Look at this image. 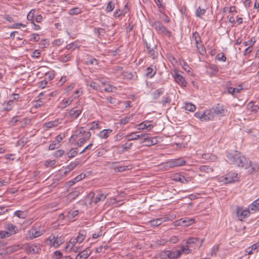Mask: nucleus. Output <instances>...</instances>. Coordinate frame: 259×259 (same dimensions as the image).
<instances>
[{"mask_svg":"<svg viewBox=\"0 0 259 259\" xmlns=\"http://www.w3.org/2000/svg\"><path fill=\"white\" fill-rule=\"evenodd\" d=\"M147 53L152 59L156 58L158 55V51L156 45L153 40L149 42L145 41Z\"/></svg>","mask_w":259,"mask_h":259,"instance_id":"20e7f679","label":"nucleus"},{"mask_svg":"<svg viewBox=\"0 0 259 259\" xmlns=\"http://www.w3.org/2000/svg\"><path fill=\"white\" fill-rule=\"evenodd\" d=\"M224 11L227 12L228 11L230 14L236 11V7L235 6H231L230 7H225L224 9Z\"/></svg>","mask_w":259,"mask_h":259,"instance_id":"052dcab7","label":"nucleus"},{"mask_svg":"<svg viewBox=\"0 0 259 259\" xmlns=\"http://www.w3.org/2000/svg\"><path fill=\"white\" fill-rule=\"evenodd\" d=\"M14 215L19 218L24 219L26 217V214L23 211L21 210H17L14 212Z\"/></svg>","mask_w":259,"mask_h":259,"instance_id":"3c124183","label":"nucleus"},{"mask_svg":"<svg viewBox=\"0 0 259 259\" xmlns=\"http://www.w3.org/2000/svg\"><path fill=\"white\" fill-rule=\"evenodd\" d=\"M164 91V90L163 88H160L155 90L152 94L153 99L155 100L158 99L163 94Z\"/></svg>","mask_w":259,"mask_h":259,"instance_id":"a878e982","label":"nucleus"},{"mask_svg":"<svg viewBox=\"0 0 259 259\" xmlns=\"http://www.w3.org/2000/svg\"><path fill=\"white\" fill-rule=\"evenodd\" d=\"M184 108L185 110L190 112H194L196 110L195 105L191 103H186Z\"/></svg>","mask_w":259,"mask_h":259,"instance_id":"2f4dec72","label":"nucleus"},{"mask_svg":"<svg viewBox=\"0 0 259 259\" xmlns=\"http://www.w3.org/2000/svg\"><path fill=\"white\" fill-rule=\"evenodd\" d=\"M88 134L89 135L88 137L81 138L78 140L77 142V145L78 147H81L84 144V143L90 138V137H91L90 132H88Z\"/></svg>","mask_w":259,"mask_h":259,"instance_id":"c85d7f7f","label":"nucleus"},{"mask_svg":"<svg viewBox=\"0 0 259 259\" xmlns=\"http://www.w3.org/2000/svg\"><path fill=\"white\" fill-rule=\"evenodd\" d=\"M173 77L175 78V81L180 85L182 87H186L187 82L184 78L179 74L178 71H176L173 74Z\"/></svg>","mask_w":259,"mask_h":259,"instance_id":"ddd939ff","label":"nucleus"},{"mask_svg":"<svg viewBox=\"0 0 259 259\" xmlns=\"http://www.w3.org/2000/svg\"><path fill=\"white\" fill-rule=\"evenodd\" d=\"M64 137L65 136L64 134H60L56 137L55 141L58 144H59V143L63 140Z\"/></svg>","mask_w":259,"mask_h":259,"instance_id":"774afa93","label":"nucleus"},{"mask_svg":"<svg viewBox=\"0 0 259 259\" xmlns=\"http://www.w3.org/2000/svg\"><path fill=\"white\" fill-rule=\"evenodd\" d=\"M76 240L75 238H71L68 242L67 243L66 246L65 247V249L68 250L69 249L72 250L75 244L76 243Z\"/></svg>","mask_w":259,"mask_h":259,"instance_id":"bb28decb","label":"nucleus"},{"mask_svg":"<svg viewBox=\"0 0 259 259\" xmlns=\"http://www.w3.org/2000/svg\"><path fill=\"white\" fill-rule=\"evenodd\" d=\"M108 193H100L97 195L94 200V203L97 204L99 201H104L108 196Z\"/></svg>","mask_w":259,"mask_h":259,"instance_id":"393cba45","label":"nucleus"},{"mask_svg":"<svg viewBox=\"0 0 259 259\" xmlns=\"http://www.w3.org/2000/svg\"><path fill=\"white\" fill-rule=\"evenodd\" d=\"M78 214V210H70L68 212L67 218L72 221Z\"/></svg>","mask_w":259,"mask_h":259,"instance_id":"c9c22d12","label":"nucleus"},{"mask_svg":"<svg viewBox=\"0 0 259 259\" xmlns=\"http://www.w3.org/2000/svg\"><path fill=\"white\" fill-rule=\"evenodd\" d=\"M237 216L239 218L240 220H242L249 216L250 214V210L249 208H244L243 207H238L237 209Z\"/></svg>","mask_w":259,"mask_h":259,"instance_id":"9b49d317","label":"nucleus"},{"mask_svg":"<svg viewBox=\"0 0 259 259\" xmlns=\"http://www.w3.org/2000/svg\"><path fill=\"white\" fill-rule=\"evenodd\" d=\"M64 241L65 239L64 237L58 236V235H56L55 234H52L47 239L46 242L47 244L51 246H53L55 248H57Z\"/></svg>","mask_w":259,"mask_h":259,"instance_id":"f03ea898","label":"nucleus"},{"mask_svg":"<svg viewBox=\"0 0 259 259\" xmlns=\"http://www.w3.org/2000/svg\"><path fill=\"white\" fill-rule=\"evenodd\" d=\"M194 220L193 219H189L188 220H184L182 221V223L184 224V225L188 226H189V225H191L192 224H193L194 223Z\"/></svg>","mask_w":259,"mask_h":259,"instance_id":"69168bd1","label":"nucleus"},{"mask_svg":"<svg viewBox=\"0 0 259 259\" xmlns=\"http://www.w3.org/2000/svg\"><path fill=\"white\" fill-rule=\"evenodd\" d=\"M78 153L77 148H72L67 153L69 158H71L76 156Z\"/></svg>","mask_w":259,"mask_h":259,"instance_id":"4c0bfd02","label":"nucleus"},{"mask_svg":"<svg viewBox=\"0 0 259 259\" xmlns=\"http://www.w3.org/2000/svg\"><path fill=\"white\" fill-rule=\"evenodd\" d=\"M34 17H27V19L29 21H30L31 23H32L33 24V27H32L33 29H34V30H37L40 28V27L38 25H36L34 23Z\"/></svg>","mask_w":259,"mask_h":259,"instance_id":"c03bdc74","label":"nucleus"},{"mask_svg":"<svg viewBox=\"0 0 259 259\" xmlns=\"http://www.w3.org/2000/svg\"><path fill=\"white\" fill-rule=\"evenodd\" d=\"M189 246L187 245L186 246H182L181 249L178 250L179 252L181 253V255L182 253H184L186 254H188L191 252L192 250L189 248Z\"/></svg>","mask_w":259,"mask_h":259,"instance_id":"c756f323","label":"nucleus"},{"mask_svg":"<svg viewBox=\"0 0 259 259\" xmlns=\"http://www.w3.org/2000/svg\"><path fill=\"white\" fill-rule=\"evenodd\" d=\"M29 37V40L33 42L38 41L40 39L39 34L37 33L31 34Z\"/></svg>","mask_w":259,"mask_h":259,"instance_id":"58836bf2","label":"nucleus"},{"mask_svg":"<svg viewBox=\"0 0 259 259\" xmlns=\"http://www.w3.org/2000/svg\"><path fill=\"white\" fill-rule=\"evenodd\" d=\"M137 133H132L126 136V138L127 139V141H132V140H136L138 139L141 138L143 139L142 143H145L146 142V140L148 138V135H150V134H136Z\"/></svg>","mask_w":259,"mask_h":259,"instance_id":"0eeeda50","label":"nucleus"},{"mask_svg":"<svg viewBox=\"0 0 259 259\" xmlns=\"http://www.w3.org/2000/svg\"><path fill=\"white\" fill-rule=\"evenodd\" d=\"M238 174L234 172H230L226 175L225 179L226 183H231L237 181L238 178L237 177Z\"/></svg>","mask_w":259,"mask_h":259,"instance_id":"2eb2a0df","label":"nucleus"},{"mask_svg":"<svg viewBox=\"0 0 259 259\" xmlns=\"http://www.w3.org/2000/svg\"><path fill=\"white\" fill-rule=\"evenodd\" d=\"M5 229L10 236L15 234L18 231V228L11 223H6L5 225Z\"/></svg>","mask_w":259,"mask_h":259,"instance_id":"f8f14e48","label":"nucleus"},{"mask_svg":"<svg viewBox=\"0 0 259 259\" xmlns=\"http://www.w3.org/2000/svg\"><path fill=\"white\" fill-rule=\"evenodd\" d=\"M163 219V218H161L155 220H153L150 221V223L152 226L157 227L162 223Z\"/></svg>","mask_w":259,"mask_h":259,"instance_id":"e433bc0d","label":"nucleus"},{"mask_svg":"<svg viewBox=\"0 0 259 259\" xmlns=\"http://www.w3.org/2000/svg\"><path fill=\"white\" fill-rule=\"evenodd\" d=\"M146 75L150 78H152L156 73V70L153 69L152 66H149L147 68L146 70Z\"/></svg>","mask_w":259,"mask_h":259,"instance_id":"7c9ffc66","label":"nucleus"},{"mask_svg":"<svg viewBox=\"0 0 259 259\" xmlns=\"http://www.w3.org/2000/svg\"><path fill=\"white\" fill-rule=\"evenodd\" d=\"M219 71V68L215 65H210L207 71L208 74L210 76H212L217 74Z\"/></svg>","mask_w":259,"mask_h":259,"instance_id":"412c9836","label":"nucleus"},{"mask_svg":"<svg viewBox=\"0 0 259 259\" xmlns=\"http://www.w3.org/2000/svg\"><path fill=\"white\" fill-rule=\"evenodd\" d=\"M58 125L57 121H49L47 123H45V127L47 128H51L53 127H56Z\"/></svg>","mask_w":259,"mask_h":259,"instance_id":"ea45409f","label":"nucleus"},{"mask_svg":"<svg viewBox=\"0 0 259 259\" xmlns=\"http://www.w3.org/2000/svg\"><path fill=\"white\" fill-rule=\"evenodd\" d=\"M150 121L148 120H146L142 123L138 124L137 125V128L139 130H142L144 129H146L148 131H150L153 127V125L150 124Z\"/></svg>","mask_w":259,"mask_h":259,"instance_id":"dca6fc26","label":"nucleus"},{"mask_svg":"<svg viewBox=\"0 0 259 259\" xmlns=\"http://www.w3.org/2000/svg\"><path fill=\"white\" fill-rule=\"evenodd\" d=\"M133 117V115H128L126 116L123 118H122L120 120L119 123L120 124L124 125L127 123Z\"/></svg>","mask_w":259,"mask_h":259,"instance_id":"a19ab883","label":"nucleus"},{"mask_svg":"<svg viewBox=\"0 0 259 259\" xmlns=\"http://www.w3.org/2000/svg\"><path fill=\"white\" fill-rule=\"evenodd\" d=\"M205 12V9H201V8L199 7L196 11V16H201L202 15H204Z\"/></svg>","mask_w":259,"mask_h":259,"instance_id":"de8ad7c7","label":"nucleus"},{"mask_svg":"<svg viewBox=\"0 0 259 259\" xmlns=\"http://www.w3.org/2000/svg\"><path fill=\"white\" fill-rule=\"evenodd\" d=\"M43 230H41L39 227L34 226L31 230H29L26 234V239L31 240L33 238L40 236L44 233Z\"/></svg>","mask_w":259,"mask_h":259,"instance_id":"39448f33","label":"nucleus"},{"mask_svg":"<svg viewBox=\"0 0 259 259\" xmlns=\"http://www.w3.org/2000/svg\"><path fill=\"white\" fill-rule=\"evenodd\" d=\"M85 238V232L84 231H80L76 238H75L77 242L81 243Z\"/></svg>","mask_w":259,"mask_h":259,"instance_id":"f704fd0d","label":"nucleus"},{"mask_svg":"<svg viewBox=\"0 0 259 259\" xmlns=\"http://www.w3.org/2000/svg\"><path fill=\"white\" fill-rule=\"evenodd\" d=\"M194 116L196 118L200 119L202 121H207L209 120H212L215 116L212 112V108H211L210 110H205L203 113L197 112L195 113Z\"/></svg>","mask_w":259,"mask_h":259,"instance_id":"7ed1b4c3","label":"nucleus"},{"mask_svg":"<svg viewBox=\"0 0 259 259\" xmlns=\"http://www.w3.org/2000/svg\"><path fill=\"white\" fill-rule=\"evenodd\" d=\"M248 208L249 210L253 211H256L259 210V198L254 200L251 204L249 205Z\"/></svg>","mask_w":259,"mask_h":259,"instance_id":"5701e85b","label":"nucleus"},{"mask_svg":"<svg viewBox=\"0 0 259 259\" xmlns=\"http://www.w3.org/2000/svg\"><path fill=\"white\" fill-rule=\"evenodd\" d=\"M162 33H163L164 35L170 37L171 36V32L170 31H169L165 27L163 26L162 27V29L160 31Z\"/></svg>","mask_w":259,"mask_h":259,"instance_id":"e2e57ef3","label":"nucleus"},{"mask_svg":"<svg viewBox=\"0 0 259 259\" xmlns=\"http://www.w3.org/2000/svg\"><path fill=\"white\" fill-rule=\"evenodd\" d=\"M85 177V174H81L76 176L73 180H71L68 182L69 186L73 185L75 183L79 182Z\"/></svg>","mask_w":259,"mask_h":259,"instance_id":"b1692460","label":"nucleus"},{"mask_svg":"<svg viewBox=\"0 0 259 259\" xmlns=\"http://www.w3.org/2000/svg\"><path fill=\"white\" fill-rule=\"evenodd\" d=\"M211 108L214 116H224L227 112V110L220 104H217Z\"/></svg>","mask_w":259,"mask_h":259,"instance_id":"9d476101","label":"nucleus"},{"mask_svg":"<svg viewBox=\"0 0 259 259\" xmlns=\"http://www.w3.org/2000/svg\"><path fill=\"white\" fill-rule=\"evenodd\" d=\"M94 32L96 34L98 35V37H99L100 35H103L105 33V30L101 28H95Z\"/></svg>","mask_w":259,"mask_h":259,"instance_id":"603ef678","label":"nucleus"},{"mask_svg":"<svg viewBox=\"0 0 259 259\" xmlns=\"http://www.w3.org/2000/svg\"><path fill=\"white\" fill-rule=\"evenodd\" d=\"M81 113V110L77 109L76 107L72 108L69 112L70 116L72 119H76Z\"/></svg>","mask_w":259,"mask_h":259,"instance_id":"a211bd4d","label":"nucleus"},{"mask_svg":"<svg viewBox=\"0 0 259 259\" xmlns=\"http://www.w3.org/2000/svg\"><path fill=\"white\" fill-rule=\"evenodd\" d=\"M91 253V250L89 248H87L79 253L75 259H86L90 255Z\"/></svg>","mask_w":259,"mask_h":259,"instance_id":"f3484780","label":"nucleus"},{"mask_svg":"<svg viewBox=\"0 0 259 259\" xmlns=\"http://www.w3.org/2000/svg\"><path fill=\"white\" fill-rule=\"evenodd\" d=\"M123 76L124 78H127L128 79H132L134 78L135 75L131 72L125 71L123 72Z\"/></svg>","mask_w":259,"mask_h":259,"instance_id":"79ce46f5","label":"nucleus"},{"mask_svg":"<svg viewBox=\"0 0 259 259\" xmlns=\"http://www.w3.org/2000/svg\"><path fill=\"white\" fill-rule=\"evenodd\" d=\"M186 164V161L182 158L172 159L165 163V166L172 168L184 165Z\"/></svg>","mask_w":259,"mask_h":259,"instance_id":"6e6552de","label":"nucleus"},{"mask_svg":"<svg viewBox=\"0 0 259 259\" xmlns=\"http://www.w3.org/2000/svg\"><path fill=\"white\" fill-rule=\"evenodd\" d=\"M196 47L198 51L201 54L203 55L205 53L204 47L203 45L201 44V43L199 45H196Z\"/></svg>","mask_w":259,"mask_h":259,"instance_id":"5fc2aeb1","label":"nucleus"},{"mask_svg":"<svg viewBox=\"0 0 259 259\" xmlns=\"http://www.w3.org/2000/svg\"><path fill=\"white\" fill-rule=\"evenodd\" d=\"M230 162L237 165L239 167L247 168L250 166V162L240 153L236 151L234 154H229L227 156Z\"/></svg>","mask_w":259,"mask_h":259,"instance_id":"f257e3e1","label":"nucleus"},{"mask_svg":"<svg viewBox=\"0 0 259 259\" xmlns=\"http://www.w3.org/2000/svg\"><path fill=\"white\" fill-rule=\"evenodd\" d=\"M127 166H114L113 169L116 172H122L126 170Z\"/></svg>","mask_w":259,"mask_h":259,"instance_id":"680f3d73","label":"nucleus"},{"mask_svg":"<svg viewBox=\"0 0 259 259\" xmlns=\"http://www.w3.org/2000/svg\"><path fill=\"white\" fill-rule=\"evenodd\" d=\"M81 12V10L79 8H74L69 10V14L71 15H77Z\"/></svg>","mask_w":259,"mask_h":259,"instance_id":"49530a36","label":"nucleus"},{"mask_svg":"<svg viewBox=\"0 0 259 259\" xmlns=\"http://www.w3.org/2000/svg\"><path fill=\"white\" fill-rule=\"evenodd\" d=\"M129 9H130L128 8V5H125V6H124V9L122 10V12L120 14H118V11H120L119 10L116 11L115 14H117V15L116 16H120V15H122V14L125 15L128 11Z\"/></svg>","mask_w":259,"mask_h":259,"instance_id":"09e8293b","label":"nucleus"},{"mask_svg":"<svg viewBox=\"0 0 259 259\" xmlns=\"http://www.w3.org/2000/svg\"><path fill=\"white\" fill-rule=\"evenodd\" d=\"M172 180L176 182H180L183 184H187L190 181L189 178H186L180 174H177L173 176Z\"/></svg>","mask_w":259,"mask_h":259,"instance_id":"4468645a","label":"nucleus"},{"mask_svg":"<svg viewBox=\"0 0 259 259\" xmlns=\"http://www.w3.org/2000/svg\"><path fill=\"white\" fill-rule=\"evenodd\" d=\"M199 241V238L198 237H190L186 241V243L189 246H192L193 245L196 244Z\"/></svg>","mask_w":259,"mask_h":259,"instance_id":"cd10ccee","label":"nucleus"},{"mask_svg":"<svg viewBox=\"0 0 259 259\" xmlns=\"http://www.w3.org/2000/svg\"><path fill=\"white\" fill-rule=\"evenodd\" d=\"M88 85L91 88H92L93 89L98 91L99 89V85L94 81H91L88 83Z\"/></svg>","mask_w":259,"mask_h":259,"instance_id":"8fccbe9b","label":"nucleus"},{"mask_svg":"<svg viewBox=\"0 0 259 259\" xmlns=\"http://www.w3.org/2000/svg\"><path fill=\"white\" fill-rule=\"evenodd\" d=\"M256 42V39L254 37H252L250 38V46L247 48L244 51V55L246 56L250 54L252 51V47L254 44Z\"/></svg>","mask_w":259,"mask_h":259,"instance_id":"4be33fe9","label":"nucleus"},{"mask_svg":"<svg viewBox=\"0 0 259 259\" xmlns=\"http://www.w3.org/2000/svg\"><path fill=\"white\" fill-rule=\"evenodd\" d=\"M199 169L202 172L210 173L213 171V169L210 166L208 165H202L199 167Z\"/></svg>","mask_w":259,"mask_h":259,"instance_id":"72a5a7b5","label":"nucleus"},{"mask_svg":"<svg viewBox=\"0 0 259 259\" xmlns=\"http://www.w3.org/2000/svg\"><path fill=\"white\" fill-rule=\"evenodd\" d=\"M216 57L219 61L225 62L226 60V57L223 53L218 54Z\"/></svg>","mask_w":259,"mask_h":259,"instance_id":"4d7b16f0","label":"nucleus"},{"mask_svg":"<svg viewBox=\"0 0 259 259\" xmlns=\"http://www.w3.org/2000/svg\"><path fill=\"white\" fill-rule=\"evenodd\" d=\"M58 147H59V144H58L55 141H54L50 145L49 149L50 150H53Z\"/></svg>","mask_w":259,"mask_h":259,"instance_id":"0e129e2a","label":"nucleus"},{"mask_svg":"<svg viewBox=\"0 0 259 259\" xmlns=\"http://www.w3.org/2000/svg\"><path fill=\"white\" fill-rule=\"evenodd\" d=\"M62 253L59 250L55 251L53 254V259H60L62 257Z\"/></svg>","mask_w":259,"mask_h":259,"instance_id":"864d4df0","label":"nucleus"},{"mask_svg":"<svg viewBox=\"0 0 259 259\" xmlns=\"http://www.w3.org/2000/svg\"><path fill=\"white\" fill-rule=\"evenodd\" d=\"M64 151L63 150H58L56 151L54 154V155L56 158H59L62 156L64 154Z\"/></svg>","mask_w":259,"mask_h":259,"instance_id":"bf43d9fd","label":"nucleus"},{"mask_svg":"<svg viewBox=\"0 0 259 259\" xmlns=\"http://www.w3.org/2000/svg\"><path fill=\"white\" fill-rule=\"evenodd\" d=\"M114 6H115V3L114 2H113V1L109 2L106 7V11L109 12H111L113 10Z\"/></svg>","mask_w":259,"mask_h":259,"instance_id":"a18cd8bd","label":"nucleus"},{"mask_svg":"<svg viewBox=\"0 0 259 259\" xmlns=\"http://www.w3.org/2000/svg\"><path fill=\"white\" fill-rule=\"evenodd\" d=\"M219 250V246L218 245H214L213 246L212 248L211 249V251L210 252V255L212 256H214L216 255L217 252Z\"/></svg>","mask_w":259,"mask_h":259,"instance_id":"6e6d98bb","label":"nucleus"},{"mask_svg":"<svg viewBox=\"0 0 259 259\" xmlns=\"http://www.w3.org/2000/svg\"><path fill=\"white\" fill-rule=\"evenodd\" d=\"M79 161L77 160V159H76L74 161L71 162L66 167V170L64 172V175H66L68 172H70L73 170L74 168H75L78 164H79Z\"/></svg>","mask_w":259,"mask_h":259,"instance_id":"6ab92c4d","label":"nucleus"},{"mask_svg":"<svg viewBox=\"0 0 259 259\" xmlns=\"http://www.w3.org/2000/svg\"><path fill=\"white\" fill-rule=\"evenodd\" d=\"M160 255L162 258H164L168 257L169 259H176L181 256V253L178 250L174 251L165 250L160 253Z\"/></svg>","mask_w":259,"mask_h":259,"instance_id":"423d86ee","label":"nucleus"},{"mask_svg":"<svg viewBox=\"0 0 259 259\" xmlns=\"http://www.w3.org/2000/svg\"><path fill=\"white\" fill-rule=\"evenodd\" d=\"M112 132V130L111 129H104L101 131L98 134V136L101 139H106L108 138L110 135V134Z\"/></svg>","mask_w":259,"mask_h":259,"instance_id":"aec40b11","label":"nucleus"},{"mask_svg":"<svg viewBox=\"0 0 259 259\" xmlns=\"http://www.w3.org/2000/svg\"><path fill=\"white\" fill-rule=\"evenodd\" d=\"M192 37V39L195 40L196 45H199L201 42V38L199 35V34L197 31H195L193 33Z\"/></svg>","mask_w":259,"mask_h":259,"instance_id":"473e14b6","label":"nucleus"},{"mask_svg":"<svg viewBox=\"0 0 259 259\" xmlns=\"http://www.w3.org/2000/svg\"><path fill=\"white\" fill-rule=\"evenodd\" d=\"M106 100L109 103H110L111 104L113 105L114 106L118 104V102L116 100V99L115 98H112L111 96L106 97Z\"/></svg>","mask_w":259,"mask_h":259,"instance_id":"37998d69","label":"nucleus"},{"mask_svg":"<svg viewBox=\"0 0 259 259\" xmlns=\"http://www.w3.org/2000/svg\"><path fill=\"white\" fill-rule=\"evenodd\" d=\"M41 245L39 244H28L25 246V250L27 253H38L41 250Z\"/></svg>","mask_w":259,"mask_h":259,"instance_id":"1a4fd4ad","label":"nucleus"},{"mask_svg":"<svg viewBox=\"0 0 259 259\" xmlns=\"http://www.w3.org/2000/svg\"><path fill=\"white\" fill-rule=\"evenodd\" d=\"M164 26L162 25L160 22H155L153 25V27L157 30L158 31H161V29H162V27H163Z\"/></svg>","mask_w":259,"mask_h":259,"instance_id":"13d9d810","label":"nucleus"},{"mask_svg":"<svg viewBox=\"0 0 259 259\" xmlns=\"http://www.w3.org/2000/svg\"><path fill=\"white\" fill-rule=\"evenodd\" d=\"M171 102V99L169 97L164 96L163 97V99L160 103L162 104H165L166 103H170Z\"/></svg>","mask_w":259,"mask_h":259,"instance_id":"338daca9","label":"nucleus"}]
</instances>
